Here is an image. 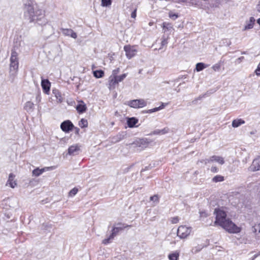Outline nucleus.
<instances>
[{"instance_id": "1", "label": "nucleus", "mask_w": 260, "mask_h": 260, "mask_svg": "<svg viewBox=\"0 0 260 260\" xmlns=\"http://www.w3.org/2000/svg\"><path fill=\"white\" fill-rule=\"evenodd\" d=\"M216 214V220L214 224H218L230 233H238L241 228L237 226L229 219L226 218L225 212L220 209H215L214 212Z\"/></svg>"}, {"instance_id": "2", "label": "nucleus", "mask_w": 260, "mask_h": 260, "mask_svg": "<svg viewBox=\"0 0 260 260\" xmlns=\"http://www.w3.org/2000/svg\"><path fill=\"white\" fill-rule=\"evenodd\" d=\"M41 11L37 10L35 11L33 6L28 3L24 6V16L29 22H36L39 25H44L47 23L43 14H41Z\"/></svg>"}, {"instance_id": "3", "label": "nucleus", "mask_w": 260, "mask_h": 260, "mask_svg": "<svg viewBox=\"0 0 260 260\" xmlns=\"http://www.w3.org/2000/svg\"><path fill=\"white\" fill-rule=\"evenodd\" d=\"M17 56V53L14 50H12L9 77V80L11 83L14 82L17 74L19 64Z\"/></svg>"}, {"instance_id": "4", "label": "nucleus", "mask_w": 260, "mask_h": 260, "mask_svg": "<svg viewBox=\"0 0 260 260\" xmlns=\"http://www.w3.org/2000/svg\"><path fill=\"white\" fill-rule=\"evenodd\" d=\"M191 228L185 225H180L178 227L177 235L180 239L186 238L190 234Z\"/></svg>"}, {"instance_id": "5", "label": "nucleus", "mask_w": 260, "mask_h": 260, "mask_svg": "<svg viewBox=\"0 0 260 260\" xmlns=\"http://www.w3.org/2000/svg\"><path fill=\"white\" fill-rule=\"evenodd\" d=\"M127 105L132 108H141L147 105V102L144 99H137L128 101Z\"/></svg>"}, {"instance_id": "6", "label": "nucleus", "mask_w": 260, "mask_h": 260, "mask_svg": "<svg viewBox=\"0 0 260 260\" xmlns=\"http://www.w3.org/2000/svg\"><path fill=\"white\" fill-rule=\"evenodd\" d=\"M124 50L128 59H131L136 55L137 53V49L136 46L126 45L124 47Z\"/></svg>"}, {"instance_id": "7", "label": "nucleus", "mask_w": 260, "mask_h": 260, "mask_svg": "<svg viewBox=\"0 0 260 260\" xmlns=\"http://www.w3.org/2000/svg\"><path fill=\"white\" fill-rule=\"evenodd\" d=\"M216 161L220 165H223L224 163V159L222 157L217 155H213L209 158L203 159L201 160V162L207 164L209 162Z\"/></svg>"}, {"instance_id": "8", "label": "nucleus", "mask_w": 260, "mask_h": 260, "mask_svg": "<svg viewBox=\"0 0 260 260\" xmlns=\"http://www.w3.org/2000/svg\"><path fill=\"white\" fill-rule=\"evenodd\" d=\"M74 125L72 122L69 120L64 121L61 123L60 128L62 131L66 133H69L72 130Z\"/></svg>"}, {"instance_id": "9", "label": "nucleus", "mask_w": 260, "mask_h": 260, "mask_svg": "<svg viewBox=\"0 0 260 260\" xmlns=\"http://www.w3.org/2000/svg\"><path fill=\"white\" fill-rule=\"evenodd\" d=\"M249 171L255 172L260 170V157L254 159L248 168Z\"/></svg>"}, {"instance_id": "10", "label": "nucleus", "mask_w": 260, "mask_h": 260, "mask_svg": "<svg viewBox=\"0 0 260 260\" xmlns=\"http://www.w3.org/2000/svg\"><path fill=\"white\" fill-rule=\"evenodd\" d=\"M148 144L149 142L147 139L142 138L136 140L135 141L132 143V145L137 147H146L148 145Z\"/></svg>"}, {"instance_id": "11", "label": "nucleus", "mask_w": 260, "mask_h": 260, "mask_svg": "<svg viewBox=\"0 0 260 260\" xmlns=\"http://www.w3.org/2000/svg\"><path fill=\"white\" fill-rule=\"evenodd\" d=\"M50 82L48 79H42L41 86L43 91L46 94H48L50 89Z\"/></svg>"}, {"instance_id": "12", "label": "nucleus", "mask_w": 260, "mask_h": 260, "mask_svg": "<svg viewBox=\"0 0 260 260\" xmlns=\"http://www.w3.org/2000/svg\"><path fill=\"white\" fill-rule=\"evenodd\" d=\"M60 30L64 36H70L74 39L77 38V35L76 33L72 29L61 28Z\"/></svg>"}, {"instance_id": "13", "label": "nucleus", "mask_w": 260, "mask_h": 260, "mask_svg": "<svg viewBox=\"0 0 260 260\" xmlns=\"http://www.w3.org/2000/svg\"><path fill=\"white\" fill-rule=\"evenodd\" d=\"M80 150V146L77 144L70 146L68 149V154L69 155H76Z\"/></svg>"}, {"instance_id": "14", "label": "nucleus", "mask_w": 260, "mask_h": 260, "mask_svg": "<svg viewBox=\"0 0 260 260\" xmlns=\"http://www.w3.org/2000/svg\"><path fill=\"white\" fill-rule=\"evenodd\" d=\"M15 177V176L13 174H10L8 181L7 182V185H9L11 188H13L17 185V183L16 181L14 180Z\"/></svg>"}, {"instance_id": "15", "label": "nucleus", "mask_w": 260, "mask_h": 260, "mask_svg": "<svg viewBox=\"0 0 260 260\" xmlns=\"http://www.w3.org/2000/svg\"><path fill=\"white\" fill-rule=\"evenodd\" d=\"M138 122V119L136 117L127 118V124L129 127H137L136 124Z\"/></svg>"}, {"instance_id": "16", "label": "nucleus", "mask_w": 260, "mask_h": 260, "mask_svg": "<svg viewBox=\"0 0 260 260\" xmlns=\"http://www.w3.org/2000/svg\"><path fill=\"white\" fill-rule=\"evenodd\" d=\"M24 109L27 112H32L34 111V104L33 103L28 101L27 102L24 106Z\"/></svg>"}, {"instance_id": "17", "label": "nucleus", "mask_w": 260, "mask_h": 260, "mask_svg": "<svg viewBox=\"0 0 260 260\" xmlns=\"http://www.w3.org/2000/svg\"><path fill=\"white\" fill-rule=\"evenodd\" d=\"M118 84L117 81L116 80V77H113L111 76L109 77V88L111 89H113L115 88V86L116 84Z\"/></svg>"}, {"instance_id": "18", "label": "nucleus", "mask_w": 260, "mask_h": 260, "mask_svg": "<svg viewBox=\"0 0 260 260\" xmlns=\"http://www.w3.org/2000/svg\"><path fill=\"white\" fill-rule=\"evenodd\" d=\"M81 104L77 106L76 110L79 113H83L86 111L87 108L86 105L84 104L82 101H81Z\"/></svg>"}, {"instance_id": "19", "label": "nucleus", "mask_w": 260, "mask_h": 260, "mask_svg": "<svg viewBox=\"0 0 260 260\" xmlns=\"http://www.w3.org/2000/svg\"><path fill=\"white\" fill-rule=\"evenodd\" d=\"M125 227H113L112 233L110 234V235L114 238V237L118 234V233L120 231L123 230Z\"/></svg>"}, {"instance_id": "20", "label": "nucleus", "mask_w": 260, "mask_h": 260, "mask_svg": "<svg viewBox=\"0 0 260 260\" xmlns=\"http://www.w3.org/2000/svg\"><path fill=\"white\" fill-rule=\"evenodd\" d=\"M162 26L164 30V33H165L167 31H170V32H171L173 30L172 24L169 23L164 22L162 23Z\"/></svg>"}, {"instance_id": "21", "label": "nucleus", "mask_w": 260, "mask_h": 260, "mask_svg": "<svg viewBox=\"0 0 260 260\" xmlns=\"http://www.w3.org/2000/svg\"><path fill=\"white\" fill-rule=\"evenodd\" d=\"M169 129L168 127H165L162 129H156L152 132L153 135H164L169 132Z\"/></svg>"}, {"instance_id": "22", "label": "nucleus", "mask_w": 260, "mask_h": 260, "mask_svg": "<svg viewBox=\"0 0 260 260\" xmlns=\"http://www.w3.org/2000/svg\"><path fill=\"white\" fill-rule=\"evenodd\" d=\"M245 121L242 119H235L232 122V126L234 127H237L241 124H244Z\"/></svg>"}, {"instance_id": "23", "label": "nucleus", "mask_w": 260, "mask_h": 260, "mask_svg": "<svg viewBox=\"0 0 260 260\" xmlns=\"http://www.w3.org/2000/svg\"><path fill=\"white\" fill-rule=\"evenodd\" d=\"M53 93L54 94L56 98V100L58 102L61 103L62 101V99L61 97V94L60 92L56 89L53 90Z\"/></svg>"}, {"instance_id": "24", "label": "nucleus", "mask_w": 260, "mask_h": 260, "mask_svg": "<svg viewBox=\"0 0 260 260\" xmlns=\"http://www.w3.org/2000/svg\"><path fill=\"white\" fill-rule=\"evenodd\" d=\"M45 168L41 169H40L39 168H37L32 171V175L38 177L41 175L45 171Z\"/></svg>"}, {"instance_id": "25", "label": "nucleus", "mask_w": 260, "mask_h": 260, "mask_svg": "<svg viewBox=\"0 0 260 260\" xmlns=\"http://www.w3.org/2000/svg\"><path fill=\"white\" fill-rule=\"evenodd\" d=\"M179 256V252L176 251L174 253H171L169 255L170 260H178Z\"/></svg>"}, {"instance_id": "26", "label": "nucleus", "mask_w": 260, "mask_h": 260, "mask_svg": "<svg viewBox=\"0 0 260 260\" xmlns=\"http://www.w3.org/2000/svg\"><path fill=\"white\" fill-rule=\"evenodd\" d=\"M207 66L205 65L204 63L199 62L196 64V69L197 72H200L202 71L204 69L206 68Z\"/></svg>"}, {"instance_id": "27", "label": "nucleus", "mask_w": 260, "mask_h": 260, "mask_svg": "<svg viewBox=\"0 0 260 260\" xmlns=\"http://www.w3.org/2000/svg\"><path fill=\"white\" fill-rule=\"evenodd\" d=\"M169 35H168L166 37L164 36L162 37L161 39V47H160L159 49H161L164 46H166L168 44V40L169 39Z\"/></svg>"}, {"instance_id": "28", "label": "nucleus", "mask_w": 260, "mask_h": 260, "mask_svg": "<svg viewBox=\"0 0 260 260\" xmlns=\"http://www.w3.org/2000/svg\"><path fill=\"white\" fill-rule=\"evenodd\" d=\"M104 75V72L102 70H96L93 72V75L97 78L102 77Z\"/></svg>"}, {"instance_id": "29", "label": "nucleus", "mask_w": 260, "mask_h": 260, "mask_svg": "<svg viewBox=\"0 0 260 260\" xmlns=\"http://www.w3.org/2000/svg\"><path fill=\"white\" fill-rule=\"evenodd\" d=\"M79 125L81 128L86 127L88 125V122L87 120L83 118L81 119L79 122Z\"/></svg>"}, {"instance_id": "30", "label": "nucleus", "mask_w": 260, "mask_h": 260, "mask_svg": "<svg viewBox=\"0 0 260 260\" xmlns=\"http://www.w3.org/2000/svg\"><path fill=\"white\" fill-rule=\"evenodd\" d=\"M224 180V177L221 175H216L212 178L214 182H221Z\"/></svg>"}, {"instance_id": "31", "label": "nucleus", "mask_w": 260, "mask_h": 260, "mask_svg": "<svg viewBox=\"0 0 260 260\" xmlns=\"http://www.w3.org/2000/svg\"><path fill=\"white\" fill-rule=\"evenodd\" d=\"M126 74H123L120 76H117L116 77V80L117 81L118 83L122 81L126 77Z\"/></svg>"}, {"instance_id": "32", "label": "nucleus", "mask_w": 260, "mask_h": 260, "mask_svg": "<svg viewBox=\"0 0 260 260\" xmlns=\"http://www.w3.org/2000/svg\"><path fill=\"white\" fill-rule=\"evenodd\" d=\"M113 239L114 238L111 235H110L108 238H106L103 240L102 243L105 245L111 243Z\"/></svg>"}, {"instance_id": "33", "label": "nucleus", "mask_w": 260, "mask_h": 260, "mask_svg": "<svg viewBox=\"0 0 260 260\" xmlns=\"http://www.w3.org/2000/svg\"><path fill=\"white\" fill-rule=\"evenodd\" d=\"M112 0H102V6L103 7H108L111 5Z\"/></svg>"}, {"instance_id": "34", "label": "nucleus", "mask_w": 260, "mask_h": 260, "mask_svg": "<svg viewBox=\"0 0 260 260\" xmlns=\"http://www.w3.org/2000/svg\"><path fill=\"white\" fill-rule=\"evenodd\" d=\"M252 231L254 233H256L258 232V233H260V223L253 226L252 228Z\"/></svg>"}, {"instance_id": "35", "label": "nucleus", "mask_w": 260, "mask_h": 260, "mask_svg": "<svg viewBox=\"0 0 260 260\" xmlns=\"http://www.w3.org/2000/svg\"><path fill=\"white\" fill-rule=\"evenodd\" d=\"M253 24H252V23H250L249 21H248L247 22V23L245 25L244 30H245L251 29L253 27Z\"/></svg>"}, {"instance_id": "36", "label": "nucleus", "mask_w": 260, "mask_h": 260, "mask_svg": "<svg viewBox=\"0 0 260 260\" xmlns=\"http://www.w3.org/2000/svg\"><path fill=\"white\" fill-rule=\"evenodd\" d=\"M78 190L76 188H74L69 192L70 196H75L78 192Z\"/></svg>"}, {"instance_id": "37", "label": "nucleus", "mask_w": 260, "mask_h": 260, "mask_svg": "<svg viewBox=\"0 0 260 260\" xmlns=\"http://www.w3.org/2000/svg\"><path fill=\"white\" fill-rule=\"evenodd\" d=\"M166 105V104L162 103L161 105L159 107L153 108L154 112L158 111L161 109H164V107H165Z\"/></svg>"}, {"instance_id": "38", "label": "nucleus", "mask_w": 260, "mask_h": 260, "mask_svg": "<svg viewBox=\"0 0 260 260\" xmlns=\"http://www.w3.org/2000/svg\"><path fill=\"white\" fill-rule=\"evenodd\" d=\"M166 105V104L162 103L161 105L159 107L153 108L154 112L158 111L161 109H164V107H165Z\"/></svg>"}, {"instance_id": "39", "label": "nucleus", "mask_w": 260, "mask_h": 260, "mask_svg": "<svg viewBox=\"0 0 260 260\" xmlns=\"http://www.w3.org/2000/svg\"><path fill=\"white\" fill-rule=\"evenodd\" d=\"M179 220V217L177 216L172 217L171 219V222L173 224L177 223V222H178Z\"/></svg>"}, {"instance_id": "40", "label": "nucleus", "mask_w": 260, "mask_h": 260, "mask_svg": "<svg viewBox=\"0 0 260 260\" xmlns=\"http://www.w3.org/2000/svg\"><path fill=\"white\" fill-rule=\"evenodd\" d=\"M150 200L157 203L158 201V197L157 195H154L150 197Z\"/></svg>"}, {"instance_id": "41", "label": "nucleus", "mask_w": 260, "mask_h": 260, "mask_svg": "<svg viewBox=\"0 0 260 260\" xmlns=\"http://www.w3.org/2000/svg\"><path fill=\"white\" fill-rule=\"evenodd\" d=\"M220 66L219 64H215L212 66V68L214 71H217L220 69Z\"/></svg>"}, {"instance_id": "42", "label": "nucleus", "mask_w": 260, "mask_h": 260, "mask_svg": "<svg viewBox=\"0 0 260 260\" xmlns=\"http://www.w3.org/2000/svg\"><path fill=\"white\" fill-rule=\"evenodd\" d=\"M169 17L173 20H175L178 18V16L177 14H173L172 13H169Z\"/></svg>"}, {"instance_id": "43", "label": "nucleus", "mask_w": 260, "mask_h": 260, "mask_svg": "<svg viewBox=\"0 0 260 260\" xmlns=\"http://www.w3.org/2000/svg\"><path fill=\"white\" fill-rule=\"evenodd\" d=\"M256 75L260 76V63L258 64L256 69L255 71Z\"/></svg>"}, {"instance_id": "44", "label": "nucleus", "mask_w": 260, "mask_h": 260, "mask_svg": "<svg viewBox=\"0 0 260 260\" xmlns=\"http://www.w3.org/2000/svg\"><path fill=\"white\" fill-rule=\"evenodd\" d=\"M119 69H118V68L116 70H113L112 72V76L116 77L117 76V74L119 73Z\"/></svg>"}, {"instance_id": "45", "label": "nucleus", "mask_w": 260, "mask_h": 260, "mask_svg": "<svg viewBox=\"0 0 260 260\" xmlns=\"http://www.w3.org/2000/svg\"><path fill=\"white\" fill-rule=\"evenodd\" d=\"M36 102L39 103L41 102V97L40 93H38L36 97Z\"/></svg>"}, {"instance_id": "46", "label": "nucleus", "mask_w": 260, "mask_h": 260, "mask_svg": "<svg viewBox=\"0 0 260 260\" xmlns=\"http://www.w3.org/2000/svg\"><path fill=\"white\" fill-rule=\"evenodd\" d=\"M127 226H130V225H124V224L121 223H118L116 224V226H115L114 227H125V228Z\"/></svg>"}, {"instance_id": "47", "label": "nucleus", "mask_w": 260, "mask_h": 260, "mask_svg": "<svg viewBox=\"0 0 260 260\" xmlns=\"http://www.w3.org/2000/svg\"><path fill=\"white\" fill-rule=\"evenodd\" d=\"M211 172H213V173H216V172H217L218 171V169L215 166H212L211 168Z\"/></svg>"}, {"instance_id": "48", "label": "nucleus", "mask_w": 260, "mask_h": 260, "mask_svg": "<svg viewBox=\"0 0 260 260\" xmlns=\"http://www.w3.org/2000/svg\"><path fill=\"white\" fill-rule=\"evenodd\" d=\"M136 11L137 10L135 9L131 14V17L133 18H135L136 17Z\"/></svg>"}, {"instance_id": "49", "label": "nucleus", "mask_w": 260, "mask_h": 260, "mask_svg": "<svg viewBox=\"0 0 260 260\" xmlns=\"http://www.w3.org/2000/svg\"><path fill=\"white\" fill-rule=\"evenodd\" d=\"M244 59V57L243 56H241V57H239L237 59V62H238V63H240L241 62L243 59Z\"/></svg>"}, {"instance_id": "50", "label": "nucleus", "mask_w": 260, "mask_h": 260, "mask_svg": "<svg viewBox=\"0 0 260 260\" xmlns=\"http://www.w3.org/2000/svg\"><path fill=\"white\" fill-rule=\"evenodd\" d=\"M203 96H204V95H200V96H199L196 100L193 101L192 103H195L196 101H197V100H201L203 98Z\"/></svg>"}, {"instance_id": "51", "label": "nucleus", "mask_w": 260, "mask_h": 260, "mask_svg": "<svg viewBox=\"0 0 260 260\" xmlns=\"http://www.w3.org/2000/svg\"><path fill=\"white\" fill-rule=\"evenodd\" d=\"M189 0H176V2H178V3H180V2H183V3H187L188 2Z\"/></svg>"}, {"instance_id": "52", "label": "nucleus", "mask_w": 260, "mask_h": 260, "mask_svg": "<svg viewBox=\"0 0 260 260\" xmlns=\"http://www.w3.org/2000/svg\"><path fill=\"white\" fill-rule=\"evenodd\" d=\"M250 23H252L254 24V21H255V19L253 17H251L250 18V20L249 21Z\"/></svg>"}, {"instance_id": "53", "label": "nucleus", "mask_w": 260, "mask_h": 260, "mask_svg": "<svg viewBox=\"0 0 260 260\" xmlns=\"http://www.w3.org/2000/svg\"><path fill=\"white\" fill-rule=\"evenodd\" d=\"M256 10L258 12H260V1L256 6Z\"/></svg>"}, {"instance_id": "54", "label": "nucleus", "mask_w": 260, "mask_h": 260, "mask_svg": "<svg viewBox=\"0 0 260 260\" xmlns=\"http://www.w3.org/2000/svg\"><path fill=\"white\" fill-rule=\"evenodd\" d=\"M153 112H154L153 109L148 110L146 112V113H153Z\"/></svg>"}, {"instance_id": "55", "label": "nucleus", "mask_w": 260, "mask_h": 260, "mask_svg": "<svg viewBox=\"0 0 260 260\" xmlns=\"http://www.w3.org/2000/svg\"><path fill=\"white\" fill-rule=\"evenodd\" d=\"M259 255H260V253L254 254L253 256V257L252 259H251V260H254L256 257H257Z\"/></svg>"}, {"instance_id": "56", "label": "nucleus", "mask_w": 260, "mask_h": 260, "mask_svg": "<svg viewBox=\"0 0 260 260\" xmlns=\"http://www.w3.org/2000/svg\"><path fill=\"white\" fill-rule=\"evenodd\" d=\"M75 129H76V134H78L79 132V130H80L79 128H77V127H76Z\"/></svg>"}, {"instance_id": "57", "label": "nucleus", "mask_w": 260, "mask_h": 260, "mask_svg": "<svg viewBox=\"0 0 260 260\" xmlns=\"http://www.w3.org/2000/svg\"><path fill=\"white\" fill-rule=\"evenodd\" d=\"M257 22L258 24H259L260 25V18L257 19Z\"/></svg>"}, {"instance_id": "58", "label": "nucleus", "mask_w": 260, "mask_h": 260, "mask_svg": "<svg viewBox=\"0 0 260 260\" xmlns=\"http://www.w3.org/2000/svg\"><path fill=\"white\" fill-rule=\"evenodd\" d=\"M176 2V0H174Z\"/></svg>"}]
</instances>
